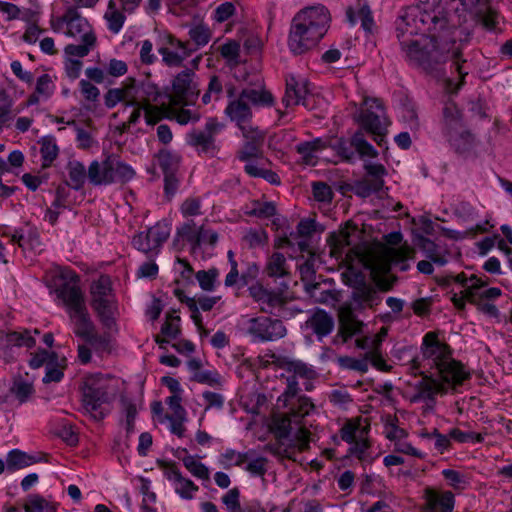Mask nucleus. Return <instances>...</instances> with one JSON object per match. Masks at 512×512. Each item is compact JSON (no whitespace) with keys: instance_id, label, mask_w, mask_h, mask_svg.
Segmentation results:
<instances>
[{"instance_id":"nucleus-22","label":"nucleus","mask_w":512,"mask_h":512,"mask_svg":"<svg viewBox=\"0 0 512 512\" xmlns=\"http://www.w3.org/2000/svg\"><path fill=\"white\" fill-rule=\"evenodd\" d=\"M74 333L91 345L95 350L105 351L108 348V339L95 332V325L91 320V316L88 317V322L86 324L79 323L75 325Z\"/></svg>"},{"instance_id":"nucleus-45","label":"nucleus","mask_w":512,"mask_h":512,"mask_svg":"<svg viewBox=\"0 0 512 512\" xmlns=\"http://www.w3.org/2000/svg\"><path fill=\"white\" fill-rule=\"evenodd\" d=\"M188 35L190 40L192 41V48H195V51L198 50L201 47L206 46L211 37L212 32L211 29L204 23H199L194 26H192L189 31Z\"/></svg>"},{"instance_id":"nucleus-3","label":"nucleus","mask_w":512,"mask_h":512,"mask_svg":"<svg viewBox=\"0 0 512 512\" xmlns=\"http://www.w3.org/2000/svg\"><path fill=\"white\" fill-rule=\"evenodd\" d=\"M330 22L328 9L323 5L300 10L292 19L287 46L294 56L313 49L327 33Z\"/></svg>"},{"instance_id":"nucleus-54","label":"nucleus","mask_w":512,"mask_h":512,"mask_svg":"<svg viewBox=\"0 0 512 512\" xmlns=\"http://www.w3.org/2000/svg\"><path fill=\"white\" fill-rule=\"evenodd\" d=\"M183 464L194 477L201 480H209L208 468L194 456H185L183 458Z\"/></svg>"},{"instance_id":"nucleus-55","label":"nucleus","mask_w":512,"mask_h":512,"mask_svg":"<svg viewBox=\"0 0 512 512\" xmlns=\"http://www.w3.org/2000/svg\"><path fill=\"white\" fill-rule=\"evenodd\" d=\"M218 276L219 272L216 268H211L209 270H199L195 274L201 289L208 292L215 290V283Z\"/></svg>"},{"instance_id":"nucleus-62","label":"nucleus","mask_w":512,"mask_h":512,"mask_svg":"<svg viewBox=\"0 0 512 512\" xmlns=\"http://www.w3.org/2000/svg\"><path fill=\"white\" fill-rule=\"evenodd\" d=\"M55 88V84L49 74L45 73L38 77L35 90L41 95L43 100L49 99L53 95Z\"/></svg>"},{"instance_id":"nucleus-36","label":"nucleus","mask_w":512,"mask_h":512,"mask_svg":"<svg viewBox=\"0 0 512 512\" xmlns=\"http://www.w3.org/2000/svg\"><path fill=\"white\" fill-rule=\"evenodd\" d=\"M6 458L8 461L7 472L9 473L23 469L37 462V458L34 455L27 454L19 449L9 451Z\"/></svg>"},{"instance_id":"nucleus-56","label":"nucleus","mask_w":512,"mask_h":512,"mask_svg":"<svg viewBox=\"0 0 512 512\" xmlns=\"http://www.w3.org/2000/svg\"><path fill=\"white\" fill-rule=\"evenodd\" d=\"M337 363L343 369L353 370L360 373H366L368 371V359L365 356L363 358L341 356L338 357Z\"/></svg>"},{"instance_id":"nucleus-58","label":"nucleus","mask_w":512,"mask_h":512,"mask_svg":"<svg viewBox=\"0 0 512 512\" xmlns=\"http://www.w3.org/2000/svg\"><path fill=\"white\" fill-rule=\"evenodd\" d=\"M382 190L381 182H371L370 180L363 179L356 181L353 186L354 193L362 198H367L372 194L378 193Z\"/></svg>"},{"instance_id":"nucleus-25","label":"nucleus","mask_w":512,"mask_h":512,"mask_svg":"<svg viewBox=\"0 0 512 512\" xmlns=\"http://www.w3.org/2000/svg\"><path fill=\"white\" fill-rule=\"evenodd\" d=\"M136 94V100L140 101L143 105L159 103L163 98L169 100V94L162 93L160 88L149 79L141 81L136 86Z\"/></svg>"},{"instance_id":"nucleus-27","label":"nucleus","mask_w":512,"mask_h":512,"mask_svg":"<svg viewBox=\"0 0 512 512\" xmlns=\"http://www.w3.org/2000/svg\"><path fill=\"white\" fill-rule=\"evenodd\" d=\"M370 431L369 425H362V418L348 419L340 428V438L348 444H352L361 436H367Z\"/></svg>"},{"instance_id":"nucleus-48","label":"nucleus","mask_w":512,"mask_h":512,"mask_svg":"<svg viewBox=\"0 0 512 512\" xmlns=\"http://www.w3.org/2000/svg\"><path fill=\"white\" fill-rule=\"evenodd\" d=\"M286 370L287 372L292 373L291 376H295V378L300 377L305 380H312L317 376V373L312 366L307 365L300 360L288 361L286 364Z\"/></svg>"},{"instance_id":"nucleus-60","label":"nucleus","mask_w":512,"mask_h":512,"mask_svg":"<svg viewBox=\"0 0 512 512\" xmlns=\"http://www.w3.org/2000/svg\"><path fill=\"white\" fill-rule=\"evenodd\" d=\"M246 458L247 452L241 453L233 449H226L220 455L219 461L224 468H229L232 466H243Z\"/></svg>"},{"instance_id":"nucleus-21","label":"nucleus","mask_w":512,"mask_h":512,"mask_svg":"<svg viewBox=\"0 0 512 512\" xmlns=\"http://www.w3.org/2000/svg\"><path fill=\"white\" fill-rule=\"evenodd\" d=\"M486 283L477 276L470 277V286L466 288V298L469 303L484 302V300H496L502 295V291L498 287H490L482 290Z\"/></svg>"},{"instance_id":"nucleus-28","label":"nucleus","mask_w":512,"mask_h":512,"mask_svg":"<svg viewBox=\"0 0 512 512\" xmlns=\"http://www.w3.org/2000/svg\"><path fill=\"white\" fill-rule=\"evenodd\" d=\"M328 145L321 138H315L312 141L301 142L296 145V152L301 155L302 161L306 165L315 166L317 163V153L327 148Z\"/></svg>"},{"instance_id":"nucleus-32","label":"nucleus","mask_w":512,"mask_h":512,"mask_svg":"<svg viewBox=\"0 0 512 512\" xmlns=\"http://www.w3.org/2000/svg\"><path fill=\"white\" fill-rule=\"evenodd\" d=\"M67 171L70 186L73 190L79 191L84 187L86 178H88V169L78 160H71L67 164Z\"/></svg>"},{"instance_id":"nucleus-61","label":"nucleus","mask_w":512,"mask_h":512,"mask_svg":"<svg viewBox=\"0 0 512 512\" xmlns=\"http://www.w3.org/2000/svg\"><path fill=\"white\" fill-rule=\"evenodd\" d=\"M294 418L288 413L274 420V431L279 438H289L293 431Z\"/></svg>"},{"instance_id":"nucleus-33","label":"nucleus","mask_w":512,"mask_h":512,"mask_svg":"<svg viewBox=\"0 0 512 512\" xmlns=\"http://www.w3.org/2000/svg\"><path fill=\"white\" fill-rule=\"evenodd\" d=\"M265 272L271 278H281L289 275V267L285 256L280 252L272 253L267 260Z\"/></svg>"},{"instance_id":"nucleus-8","label":"nucleus","mask_w":512,"mask_h":512,"mask_svg":"<svg viewBox=\"0 0 512 512\" xmlns=\"http://www.w3.org/2000/svg\"><path fill=\"white\" fill-rule=\"evenodd\" d=\"M248 291L263 313L278 317L280 320L291 319L302 312V309L292 304L283 292L268 290L259 283L252 284Z\"/></svg>"},{"instance_id":"nucleus-39","label":"nucleus","mask_w":512,"mask_h":512,"mask_svg":"<svg viewBox=\"0 0 512 512\" xmlns=\"http://www.w3.org/2000/svg\"><path fill=\"white\" fill-rule=\"evenodd\" d=\"M157 160L163 174L177 173L181 156L176 152L161 149L157 154Z\"/></svg>"},{"instance_id":"nucleus-13","label":"nucleus","mask_w":512,"mask_h":512,"mask_svg":"<svg viewBox=\"0 0 512 512\" xmlns=\"http://www.w3.org/2000/svg\"><path fill=\"white\" fill-rule=\"evenodd\" d=\"M382 297L378 289L365 282L361 277L351 293V307L355 310L373 308L381 303Z\"/></svg>"},{"instance_id":"nucleus-50","label":"nucleus","mask_w":512,"mask_h":512,"mask_svg":"<svg viewBox=\"0 0 512 512\" xmlns=\"http://www.w3.org/2000/svg\"><path fill=\"white\" fill-rule=\"evenodd\" d=\"M195 222L193 220H189L183 223L180 227L177 228V236L185 239L190 245L192 251H195L199 248V229L196 231L194 229Z\"/></svg>"},{"instance_id":"nucleus-44","label":"nucleus","mask_w":512,"mask_h":512,"mask_svg":"<svg viewBox=\"0 0 512 512\" xmlns=\"http://www.w3.org/2000/svg\"><path fill=\"white\" fill-rule=\"evenodd\" d=\"M35 390L32 382L23 379L21 376L14 379L10 388V393L20 403H26L34 394Z\"/></svg>"},{"instance_id":"nucleus-30","label":"nucleus","mask_w":512,"mask_h":512,"mask_svg":"<svg viewBox=\"0 0 512 512\" xmlns=\"http://www.w3.org/2000/svg\"><path fill=\"white\" fill-rule=\"evenodd\" d=\"M104 19L107 29L113 34H118L126 21L125 11L118 7L115 0H109L104 13Z\"/></svg>"},{"instance_id":"nucleus-35","label":"nucleus","mask_w":512,"mask_h":512,"mask_svg":"<svg viewBox=\"0 0 512 512\" xmlns=\"http://www.w3.org/2000/svg\"><path fill=\"white\" fill-rule=\"evenodd\" d=\"M39 144L42 167L48 168L52 165L59 154V147L56 143V138L52 135L44 136L39 140Z\"/></svg>"},{"instance_id":"nucleus-23","label":"nucleus","mask_w":512,"mask_h":512,"mask_svg":"<svg viewBox=\"0 0 512 512\" xmlns=\"http://www.w3.org/2000/svg\"><path fill=\"white\" fill-rule=\"evenodd\" d=\"M358 8L355 10L349 6L346 9V20L351 26H355L358 19L361 20V26L366 31L371 33L374 26V19L369 4L365 0H358Z\"/></svg>"},{"instance_id":"nucleus-12","label":"nucleus","mask_w":512,"mask_h":512,"mask_svg":"<svg viewBox=\"0 0 512 512\" xmlns=\"http://www.w3.org/2000/svg\"><path fill=\"white\" fill-rule=\"evenodd\" d=\"M200 93L198 78L191 69L178 73L172 81L169 102L173 106L193 105Z\"/></svg>"},{"instance_id":"nucleus-41","label":"nucleus","mask_w":512,"mask_h":512,"mask_svg":"<svg viewBox=\"0 0 512 512\" xmlns=\"http://www.w3.org/2000/svg\"><path fill=\"white\" fill-rule=\"evenodd\" d=\"M152 237H150V233L148 229L146 231H141L133 236L132 238V246L138 251L144 253L148 257L156 256L160 253L157 245L153 243Z\"/></svg>"},{"instance_id":"nucleus-14","label":"nucleus","mask_w":512,"mask_h":512,"mask_svg":"<svg viewBox=\"0 0 512 512\" xmlns=\"http://www.w3.org/2000/svg\"><path fill=\"white\" fill-rule=\"evenodd\" d=\"M308 85L309 82L305 78H296L292 75L287 77L285 95L282 98L285 107L295 105L308 107L307 97L310 94Z\"/></svg>"},{"instance_id":"nucleus-5","label":"nucleus","mask_w":512,"mask_h":512,"mask_svg":"<svg viewBox=\"0 0 512 512\" xmlns=\"http://www.w3.org/2000/svg\"><path fill=\"white\" fill-rule=\"evenodd\" d=\"M439 129L450 148L458 155H468L475 146V136L468 128L462 110L448 100L444 102Z\"/></svg>"},{"instance_id":"nucleus-47","label":"nucleus","mask_w":512,"mask_h":512,"mask_svg":"<svg viewBox=\"0 0 512 512\" xmlns=\"http://www.w3.org/2000/svg\"><path fill=\"white\" fill-rule=\"evenodd\" d=\"M331 147L342 161L351 164L356 162L357 156L352 145V137L350 139L339 138Z\"/></svg>"},{"instance_id":"nucleus-18","label":"nucleus","mask_w":512,"mask_h":512,"mask_svg":"<svg viewBox=\"0 0 512 512\" xmlns=\"http://www.w3.org/2000/svg\"><path fill=\"white\" fill-rule=\"evenodd\" d=\"M66 21L64 34L68 37L76 38L86 36V34H95L89 21L81 15L77 7H68L63 14Z\"/></svg>"},{"instance_id":"nucleus-9","label":"nucleus","mask_w":512,"mask_h":512,"mask_svg":"<svg viewBox=\"0 0 512 512\" xmlns=\"http://www.w3.org/2000/svg\"><path fill=\"white\" fill-rule=\"evenodd\" d=\"M108 388V380L101 373L88 375L83 381V408L95 421H102L108 413L103 409L110 400Z\"/></svg>"},{"instance_id":"nucleus-4","label":"nucleus","mask_w":512,"mask_h":512,"mask_svg":"<svg viewBox=\"0 0 512 512\" xmlns=\"http://www.w3.org/2000/svg\"><path fill=\"white\" fill-rule=\"evenodd\" d=\"M51 288L61 301L74 326L88 322L90 317L85 296L80 286V276L70 267H59L52 278Z\"/></svg>"},{"instance_id":"nucleus-42","label":"nucleus","mask_w":512,"mask_h":512,"mask_svg":"<svg viewBox=\"0 0 512 512\" xmlns=\"http://www.w3.org/2000/svg\"><path fill=\"white\" fill-rule=\"evenodd\" d=\"M267 459L258 456L254 450L247 451V458L243 465L244 469L248 471L253 477H263L267 471Z\"/></svg>"},{"instance_id":"nucleus-10","label":"nucleus","mask_w":512,"mask_h":512,"mask_svg":"<svg viewBox=\"0 0 512 512\" xmlns=\"http://www.w3.org/2000/svg\"><path fill=\"white\" fill-rule=\"evenodd\" d=\"M240 329L252 343L274 342L287 334V329L280 319L268 316L245 318L240 323Z\"/></svg>"},{"instance_id":"nucleus-53","label":"nucleus","mask_w":512,"mask_h":512,"mask_svg":"<svg viewBox=\"0 0 512 512\" xmlns=\"http://www.w3.org/2000/svg\"><path fill=\"white\" fill-rule=\"evenodd\" d=\"M158 53L162 56V61L169 67H179L183 61L190 56V51L178 52L167 47H160Z\"/></svg>"},{"instance_id":"nucleus-17","label":"nucleus","mask_w":512,"mask_h":512,"mask_svg":"<svg viewBox=\"0 0 512 512\" xmlns=\"http://www.w3.org/2000/svg\"><path fill=\"white\" fill-rule=\"evenodd\" d=\"M241 132L246 141L238 152V159L247 162L259 157L265 139L264 132L258 127L243 128Z\"/></svg>"},{"instance_id":"nucleus-6","label":"nucleus","mask_w":512,"mask_h":512,"mask_svg":"<svg viewBox=\"0 0 512 512\" xmlns=\"http://www.w3.org/2000/svg\"><path fill=\"white\" fill-rule=\"evenodd\" d=\"M89 294L90 305L97 318L105 328L112 329L116 325L118 300L111 277L101 274L94 279L90 284Z\"/></svg>"},{"instance_id":"nucleus-46","label":"nucleus","mask_w":512,"mask_h":512,"mask_svg":"<svg viewBox=\"0 0 512 512\" xmlns=\"http://www.w3.org/2000/svg\"><path fill=\"white\" fill-rule=\"evenodd\" d=\"M245 214L262 219L271 218L276 214V206L273 202L253 200L250 205H246Z\"/></svg>"},{"instance_id":"nucleus-63","label":"nucleus","mask_w":512,"mask_h":512,"mask_svg":"<svg viewBox=\"0 0 512 512\" xmlns=\"http://www.w3.org/2000/svg\"><path fill=\"white\" fill-rule=\"evenodd\" d=\"M449 436L458 443H482L484 441L482 434L472 431L464 432L458 428L451 429Z\"/></svg>"},{"instance_id":"nucleus-7","label":"nucleus","mask_w":512,"mask_h":512,"mask_svg":"<svg viewBox=\"0 0 512 512\" xmlns=\"http://www.w3.org/2000/svg\"><path fill=\"white\" fill-rule=\"evenodd\" d=\"M359 129L370 134L380 147L386 145V135L390 122L386 117V111L381 100L366 98L362 107L355 116Z\"/></svg>"},{"instance_id":"nucleus-2","label":"nucleus","mask_w":512,"mask_h":512,"mask_svg":"<svg viewBox=\"0 0 512 512\" xmlns=\"http://www.w3.org/2000/svg\"><path fill=\"white\" fill-rule=\"evenodd\" d=\"M421 353L429 370L418 372L422 378L415 384L416 393L410 399L412 403L435 402L438 394H447L449 389L461 386L470 378L469 371L452 357V349L438 339L436 332L424 335Z\"/></svg>"},{"instance_id":"nucleus-37","label":"nucleus","mask_w":512,"mask_h":512,"mask_svg":"<svg viewBox=\"0 0 512 512\" xmlns=\"http://www.w3.org/2000/svg\"><path fill=\"white\" fill-rule=\"evenodd\" d=\"M352 145L357 158H376L378 151L366 140L364 131L358 129L352 135Z\"/></svg>"},{"instance_id":"nucleus-20","label":"nucleus","mask_w":512,"mask_h":512,"mask_svg":"<svg viewBox=\"0 0 512 512\" xmlns=\"http://www.w3.org/2000/svg\"><path fill=\"white\" fill-rule=\"evenodd\" d=\"M419 248L428 260L440 267L445 266L451 256L446 243H437L426 237L419 239Z\"/></svg>"},{"instance_id":"nucleus-1","label":"nucleus","mask_w":512,"mask_h":512,"mask_svg":"<svg viewBox=\"0 0 512 512\" xmlns=\"http://www.w3.org/2000/svg\"><path fill=\"white\" fill-rule=\"evenodd\" d=\"M398 20L401 54L410 66L439 78L444 75L445 63L452 59L462 79L468 74L463 70L460 51L454 50L455 25L450 24L442 6L432 7L429 3L409 6L402 10Z\"/></svg>"},{"instance_id":"nucleus-49","label":"nucleus","mask_w":512,"mask_h":512,"mask_svg":"<svg viewBox=\"0 0 512 512\" xmlns=\"http://www.w3.org/2000/svg\"><path fill=\"white\" fill-rule=\"evenodd\" d=\"M389 261L392 265L397 266L401 271H407L410 267L408 259L410 258V249L407 246H399L391 248L388 251Z\"/></svg>"},{"instance_id":"nucleus-34","label":"nucleus","mask_w":512,"mask_h":512,"mask_svg":"<svg viewBox=\"0 0 512 512\" xmlns=\"http://www.w3.org/2000/svg\"><path fill=\"white\" fill-rule=\"evenodd\" d=\"M185 106L165 107V118L175 120L180 125H186L190 122L196 123L200 119L197 111L185 109Z\"/></svg>"},{"instance_id":"nucleus-52","label":"nucleus","mask_w":512,"mask_h":512,"mask_svg":"<svg viewBox=\"0 0 512 512\" xmlns=\"http://www.w3.org/2000/svg\"><path fill=\"white\" fill-rule=\"evenodd\" d=\"M475 16L486 30L495 31L497 29L499 14L496 10L491 8L490 5L482 10H478Z\"/></svg>"},{"instance_id":"nucleus-57","label":"nucleus","mask_w":512,"mask_h":512,"mask_svg":"<svg viewBox=\"0 0 512 512\" xmlns=\"http://www.w3.org/2000/svg\"><path fill=\"white\" fill-rule=\"evenodd\" d=\"M52 355H53V359H51L47 362V364L45 366V375L42 379V381L46 384L51 383V382L58 383L64 377L62 368L57 364L56 353L53 352Z\"/></svg>"},{"instance_id":"nucleus-11","label":"nucleus","mask_w":512,"mask_h":512,"mask_svg":"<svg viewBox=\"0 0 512 512\" xmlns=\"http://www.w3.org/2000/svg\"><path fill=\"white\" fill-rule=\"evenodd\" d=\"M225 124L217 118H208L204 129H193L186 134V143L193 147L199 155L215 157L220 151V145L216 141V135L222 132Z\"/></svg>"},{"instance_id":"nucleus-24","label":"nucleus","mask_w":512,"mask_h":512,"mask_svg":"<svg viewBox=\"0 0 512 512\" xmlns=\"http://www.w3.org/2000/svg\"><path fill=\"white\" fill-rule=\"evenodd\" d=\"M104 162H109L112 168L109 173L113 177L114 183H127L131 181L135 176V170L127 163L123 162L119 156L115 154H109L105 157Z\"/></svg>"},{"instance_id":"nucleus-64","label":"nucleus","mask_w":512,"mask_h":512,"mask_svg":"<svg viewBox=\"0 0 512 512\" xmlns=\"http://www.w3.org/2000/svg\"><path fill=\"white\" fill-rule=\"evenodd\" d=\"M180 316L170 315L161 326V334L169 339H177L181 333Z\"/></svg>"},{"instance_id":"nucleus-59","label":"nucleus","mask_w":512,"mask_h":512,"mask_svg":"<svg viewBox=\"0 0 512 512\" xmlns=\"http://www.w3.org/2000/svg\"><path fill=\"white\" fill-rule=\"evenodd\" d=\"M150 233V237H152V242L155 243L159 249L161 250L162 245L167 241L170 235V227L165 222H157L154 226L148 229Z\"/></svg>"},{"instance_id":"nucleus-38","label":"nucleus","mask_w":512,"mask_h":512,"mask_svg":"<svg viewBox=\"0 0 512 512\" xmlns=\"http://www.w3.org/2000/svg\"><path fill=\"white\" fill-rule=\"evenodd\" d=\"M81 44H68L64 52L68 56V58L72 57H78L83 58L87 56L92 48L95 46L97 38L95 34H86V36H82L81 38Z\"/></svg>"},{"instance_id":"nucleus-43","label":"nucleus","mask_w":512,"mask_h":512,"mask_svg":"<svg viewBox=\"0 0 512 512\" xmlns=\"http://www.w3.org/2000/svg\"><path fill=\"white\" fill-rule=\"evenodd\" d=\"M25 512H56L58 504L39 495H30L24 502Z\"/></svg>"},{"instance_id":"nucleus-29","label":"nucleus","mask_w":512,"mask_h":512,"mask_svg":"<svg viewBox=\"0 0 512 512\" xmlns=\"http://www.w3.org/2000/svg\"><path fill=\"white\" fill-rule=\"evenodd\" d=\"M241 92L242 98H246L250 106L252 105L257 108L272 107L275 103L272 93L263 86L260 88H244Z\"/></svg>"},{"instance_id":"nucleus-16","label":"nucleus","mask_w":512,"mask_h":512,"mask_svg":"<svg viewBox=\"0 0 512 512\" xmlns=\"http://www.w3.org/2000/svg\"><path fill=\"white\" fill-rule=\"evenodd\" d=\"M421 512H451L454 508V495L450 491L439 492L426 488L423 494Z\"/></svg>"},{"instance_id":"nucleus-19","label":"nucleus","mask_w":512,"mask_h":512,"mask_svg":"<svg viewBox=\"0 0 512 512\" xmlns=\"http://www.w3.org/2000/svg\"><path fill=\"white\" fill-rule=\"evenodd\" d=\"M305 327L311 330L317 339L321 341L333 331L334 319L325 310L317 308L311 311L309 318L305 322Z\"/></svg>"},{"instance_id":"nucleus-51","label":"nucleus","mask_w":512,"mask_h":512,"mask_svg":"<svg viewBox=\"0 0 512 512\" xmlns=\"http://www.w3.org/2000/svg\"><path fill=\"white\" fill-rule=\"evenodd\" d=\"M221 56L231 67L240 63V43L236 40H228L220 48Z\"/></svg>"},{"instance_id":"nucleus-31","label":"nucleus","mask_w":512,"mask_h":512,"mask_svg":"<svg viewBox=\"0 0 512 512\" xmlns=\"http://www.w3.org/2000/svg\"><path fill=\"white\" fill-rule=\"evenodd\" d=\"M284 406L289 409L290 415L294 418L295 424H299L301 419L314 409V404L307 396L300 395L295 399L284 403Z\"/></svg>"},{"instance_id":"nucleus-15","label":"nucleus","mask_w":512,"mask_h":512,"mask_svg":"<svg viewBox=\"0 0 512 512\" xmlns=\"http://www.w3.org/2000/svg\"><path fill=\"white\" fill-rule=\"evenodd\" d=\"M224 113L241 131L243 128H254L251 125L253 117L251 106L246 98H242V92L239 93L237 98L229 101Z\"/></svg>"},{"instance_id":"nucleus-26","label":"nucleus","mask_w":512,"mask_h":512,"mask_svg":"<svg viewBox=\"0 0 512 512\" xmlns=\"http://www.w3.org/2000/svg\"><path fill=\"white\" fill-rule=\"evenodd\" d=\"M112 166L109 162L94 160L88 167V180L93 186H107L113 184V177L109 173Z\"/></svg>"},{"instance_id":"nucleus-40","label":"nucleus","mask_w":512,"mask_h":512,"mask_svg":"<svg viewBox=\"0 0 512 512\" xmlns=\"http://www.w3.org/2000/svg\"><path fill=\"white\" fill-rule=\"evenodd\" d=\"M4 341L7 346L26 347L32 348L36 344L35 338L27 329L16 331H9L4 336Z\"/></svg>"}]
</instances>
